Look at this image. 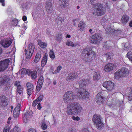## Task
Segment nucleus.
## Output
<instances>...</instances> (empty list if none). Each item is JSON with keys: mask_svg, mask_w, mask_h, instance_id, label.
<instances>
[{"mask_svg": "<svg viewBox=\"0 0 132 132\" xmlns=\"http://www.w3.org/2000/svg\"><path fill=\"white\" fill-rule=\"evenodd\" d=\"M46 10L48 13H51L53 11L52 3L50 1H48L45 6Z\"/></svg>", "mask_w": 132, "mask_h": 132, "instance_id": "nucleus-19", "label": "nucleus"}, {"mask_svg": "<svg viewBox=\"0 0 132 132\" xmlns=\"http://www.w3.org/2000/svg\"><path fill=\"white\" fill-rule=\"evenodd\" d=\"M9 127H5L4 130L3 132H9Z\"/></svg>", "mask_w": 132, "mask_h": 132, "instance_id": "nucleus-54", "label": "nucleus"}, {"mask_svg": "<svg viewBox=\"0 0 132 132\" xmlns=\"http://www.w3.org/2000/svg\"><path fill=\"white\" fill-rule=\"evenodd\" d=\"M35 49V46L34 44L31 43L29 44L28 47V51L30 52V54H32Z\"/></svg>", "mask_w": 132, "mask_h": 132, "instance_id": "nucleus-21", "label": "nucleus"}, {"mask_svg": "<svg viewBox=\"0 0 132 132\" xmlns=\"http://www.w3.org/2000/svg\"><path fill=\"white\" fill-rule=\"evenodd\" d=\"M104 27L107 33L108 34H110L111 32H113L115 30L114 29L110 27L109 26H108L106 27L105 26Z\"/></svg>", "mask_w": 132, "mask_h": 132, "instance_id": "nucleus-31", "label": "nucleus"}, {"mask_svg": "<svg viewBox=\"0 0 132 132\" xmlns=\"http://www.w3.org/2000/svg\"><path fill=\"white\" fill-rule=\"evenodd\" d=\"M32 115V112L30 111L29 112H27L23 115V119L24 122H26L27 121L28 118H29Z\"/></svg>", "mask_w": 132, "mask_h": 132, "instance_id": "nucleus-17", "label": "nucleus"}, {"mask_svg": "<svg viewBox=\"0 0 132 132\" xmlns=\"http://www.w3.org/2000/svg\"><path fill=\"white\" fill-rule=\"evenodd\" d=\"M119 104H120V105L121 106H123L124 105V104L123 101H119L118 102Z\"/></svg>", "mask_w": 132, "mask_h": 132, "instance_id": "nucleus-55", "label": "nucleus"}, {"mask_svg": "<svg viewBox=\"0 0 132 132\" xmlns=\"http://www.w3.org/2000/svg\"><path fill=\"white\" fill-rule=\"evenodd\" d=\"M46 53H45L41 62V65L42 67H44L46 64L47 60V56Z\"/></svg>", "mask_w": 132, "mask_h": 132, "instance_id": "nucleus-24", "label": "nucleus"}, {"mask_svg": "<svg viewBox=\"0 0 132 132\" xmlns=\"http://www.w3.org/2000/svg\"><path fill=\"white\" fill-rule=\"evenodd\" d=\"M129 26L132 27V21H131L129 23Z\"/></svg>", "mask_w": 132, "mask_h": 132, "instance_id": "nucleus-61", "label": "nucleus"}, {"mask_svg": "<svg viewBox=\"0 0 132 132\" xmlns=\"http://www.w3.org/2000/svg\"><path fill=\"white\" fill-rule=\"evenodd\" d=\"M131 90L129 94L128 97V100L129 101L132 100V88H130Z\"/></svg>", "mask_w": 132, "mask_h": 132, "instance_id": "nucleus-42", "label": "nucleus"}, {"mask_svg": "<svg viewBox=\"0 0 132 132\" xmlns=\"http://www.w3.org/2000/svg\"><path fill=\"white\" fill-rule=\"evenodd\" d=\"M92 120L94 126L98 130H101L103 128L104 124L100 115L97 114H95L93 116Z\"/></svg>", "mask_w": 132, "mask_h": 132, "instance_id": "nucleus-4", "label": "nucleus"}, {"mask_svg": "<svg viewBox=\"0 0 132 132\" xmlns=\"http://www.w3.org/2000/svg\"><path fill=\"white\" fill-rule=\"evenodd\" d=\"M66 45L68 46H71L72 47H74V44L71 41H68L67 42Z\"/></svg>", "mask_w": 132, "mask_h": 132, "instance_id": "nucleus-45", "label": "nucleus"}, {"mask_svg": "<svg viewBox=\"0 0 132 132\" xmlns=\"http://www.w3.org/2000/svg\"><path fill=\"white\" fill-rule=\"evenodd\" d=\"M37 71H38V72H39V71L40 72H39L40 73H41V72H42V68L40 69L38 67H37Z\"/></svg>", "mask_w": 132, "mask_h": 132, "instance_id": "nucleus-57", "label": "nucleus"}, {"mask_svg": "<svg viewBox=\"0 0 132 132\" xmlns=\"http://www.w3.org/2000/svg\"><path fill=\"white\" fill-rule=\"evenodd\" d=\"M29 132H37L36 130L34 128H30L29 130Z\"/></svg>", "mask_w": 132, "mask_h": 132, "instance_id": "nucleus-53", "label": "nucleus"}, {"mask_svg": "<svg viewBox=\"0 0 132 132\" xmlns=\"http://www.w3.org/2000/svg\"><path fill=\"white\" fill-rule=\"evenodd\" d=\"M79 44V43H75L74 44V47L75 46H77V45H78Z\"/></svg>", "mask_w": 132, "mask_h": 132, "instance_id": "nucleus-63", "label": "nucleus"}, {"mask_svg": "<svg viewBox=\"0 0 132 132\" xmlns=\"http://www.w3.org/2000/svg\"><path fill=\"white\" fill-rule=\"evenodd\" d=\"M114 64L113 63H109L104 67V70L106 72H108L112 70L114 67Z\"/></svg>", "mask_w": 132, "mask_h": 132, "instance_id": "nucleus-14", "label": "nucleus"}, {"mask_svg": "<svg viewBox=\"0 0 132 132\" xmlns=\"http://www.w3.org/2000/svg\"><path fill=\"white\" fill-rule=\"evenodd\" d=\"M44 95H40L36 100L39 102H40L43 99Z\"/></svg>", "mask_w": 132, "mask_h": 132, "instance_id": "nucleus-43", "label": "nucleus"}, {"mask_svg": "<svg viewBox=\"0 0 132 132\" xmlns=\"http://www.w3.org/2000/svg\"><path fill=\"white\" fill-rule=\"evenodd\" d=\"M76 95L71 91L66 92L63 96V100L65 103H68L73 102L76 99Z\"/></svg>", "mask_w": 132, "mask_h": 132, "instance_id": "nucleus-5", "label": "nucleus"}, {"mask_svg": "<svg viewBox=\"0 0 132 132\" xmlns=\"http://www.w3.org/2000/svg\"><path fill=\"white\" fill-rule=\"evenodd\" d=\"M66 38H70L71 37V36H70V35H68L66 36Z\"/></svg>", "mask_w": 132, "mask_h": 132, "instance_id": "nucleus-62", "label": "nucleus"}, {"mask_svg": "<svg viewBox=\"0 0 132 132\" xmlns=\"http://www.w3.org/2000/svg\"><path fill=\"white\" fill-rule=\"evenodd\" d=\"M122 46L123 48V50L128 51L130 48V45L128 42L123 43Z\"/></svg>", "mask_w": 132, "mask_h": 132, "instance_id": "nucleus-26", "label": "nucleus"}, {"mask_svg": "<svg viewBox=\"0 0 132 132\" xmlns=\"http://www.w3.org/2000/svg\"><path fill=\"white\" fill-rule=\"evenodd\" d=\"M13 21L14 22L13 24L14 26H16L18 24V20L16 19H14L13 20Z\"/></svg>", "mask_w": 132, "mask_h": 132, "instance_id": "nucleus-47", "label": "nucleus"}, {"mask_svg": "<svg viewBox=\"0 0 132 132\" xmlns=\"http://www.w3.org/2000/svg\"><path fill=\"white\" fill-rule=\"evenodd\" d=\"M129 17L126 15H123L121 18V22L123 24H125L128 21Z\"/></svg>", "mask_w": 132, "mask_h": 132, "instance_id": "nucleus-22", "label": "nucleus"}, {"mask_svg": "<svg viewBox=\"0 0 132 132\" xmlns=\"http://www.w3.org/2000/svg\"><path fill=\"white\" fill-rule=\"evenodd\" d=\"M89 83V81L88 80L83 79L79 81V84L80 88H82V87L85 86L86 84H88Z\"/></svg>", "mask_w": 132, "mask_h": 132, "instance_id": "nucleus-20", "label": "nucleus"}, {"mask_svg": "<svg viewBox=\"0 0 132 132\" xmlns=\"http://www.w3.org/2000/svg\"><path fill=\"white\" fill-rule=\"evenodd\" d=\"M6 97L4 95L0 96V104L2 107H4L8 104Z\"/></svg>", "mask_w": 132, "mask_h": 132, "instance_id": "nucleus-13", "label": "nucleus"}, {"mask_svg": "<svg viewBox=\"0 0 132 132\" xmlns=\"http://www.w3.org/2000/svg\"><path fill=\"white\" fill-rule=\"evenodd\" d=\"M121 73V70H119L116 72L114 74L115 78H119L120 77H122Z\"/></svg>", "mask_w": 132, "mask_h": 132, "instance_id": "nucleus-33", "label": "nucleus"}, {"mask_svg": "<svg viewBox=\"0 0 132 132\" xmlns=\"http://www.w3.org/2000/svg\"><path fill=\"white\" fill-rule=\"evenodd\" d=\"M127 56L129 60L130 61L132 60V52H128L127 53Z\"/></svg>", "mask_w": 132, "mask_h": 132, "instance_id": "nucleus-40", "label": "nucleus"}, {"mask_svg": "<svg viewBox=\"0 0 132 132\" xmlns=\"http://www.w3.org/2000/svg\"><path fill=\"white\" fill-rule=\"evenodd\" d=\"M42 127L43 129H46L47 128L46 124L44 122L42 123Z\"/></svg>", "mask_w": 132, "mask_h": 132, "instance_id": "nucleus-48", "label": "nucleus"}, {"mask_svg": "<svg viewBox=\"0 0 132 132\" xmlns=\"http://www.w3.org/2000/svg\"><path fill=\"white\" fill-rule=\"evenodd\" d=\"M20 104H18L15 108L13 112V115L14 117H17L19 115L20 111Z\"/></svg>", "mask_w": 132, "mask_h": 132, "instance_id": "nucleus-18", "label": "nucleus"}, {"mask_svg": "<svg viewBox=\"0 0 132 132\" xmlns=\"http://www.w3.org/2000/svg\"><path fill=\"white\" fill-rule=\"evenodd\" d=\"M95 53L88 48L85 49L82 52L81 56L86 61L89 62L92 61L95 57Z\"/></svg>", "mask_w": 132, "mask_h": 132, "instance_id": "nucleus-2", "label": "nucleus"}, {"mask_svg": "<svg viewBox=\"0 0 132 132\" xmlns=\"http://www.w3.org/2000/svg\"><path fill=\"white\" fill-rule=\"evenodd\" d=\"M26 72L27 74L30 76L32 79H35L37 77V71H31L29 70H27Z\"/></svg>", "mask_w": 132, "mask_h": 132, "instance_id": "nucleus-16", "label": "nucleus"}, {"mask_svg": "<svg viewBox=\"0 0 132 132\" xmlns=\"http://www.w3.org/2000/svg\"><path fill=\"white\" fill-rule=\"evenodd\" d=\"M82 132H89L87 127H85L83 129Z\"/></svg>", "mask_w": 132, "mask_h": 132, "instance_id": "nucleus-51", "label": "nucleus"}, {"mask_svg": "<svg viewBox=\"0 0 132 132\" xmlns=\"http://www.w3.org/2000/svg\"><path fill=\"white\" fill-rule=\"evenodd\" d=\"M107 57V59H111L113 56V54L111 53L108 52L105 55Z\"/></svg>", "mask_w": 132, "mask_h": 132, "instance_id": "nucleus-41", "label": "nucleus"}, {"mask_svg": "<svg viewBox=\"0 0 132 132\" xmlns=\"http://www.w3.org/2000/svg\"><path fill=\"white\" fill-rule=\"evenodd\" d=\"M68 0H59V4L64 7H65L67 5Z\"/></svg>", "mask_w": 132, "mask_h": 132, "instance_id": "nucleus-29", "label": "nucleus"}, {"mask_svg": "<svg viewBox=\"0 0 132 132\" xmlns=\"http://www.w3.org/2000/svg\"><path fill=\"white\" fill-rule=\"evenodd\" d=\"M64 20V18L61 16H59L55 20L56 22L59 24H61Z\"/></svg>", "mask_w": 132, "mask_h": 132, "instance_id": "nucleus-23", "label": "nucleus"}, {"mask_svg": "<svg viewBox=\"0 0 132 132\" xmlns=\"http://www.w3.org/2000/svg\"><path fill=\"white\" fill-rule=\"evenodd\" d=\"M6 82V78L5 77H0V86L4 85Z\"/></svg>", "mask_w": 132, "mask_h": 132, "instance_id": "nucleus-34", "label": "nucleus"}, {"mask_svg": "<svg viewBox=\"0 0 132 132\" xmlns=\"http://www.w3.org/2000/svg\"><path fill=\"white\" fill-rule=\"evenodd\" d=\"M44 81L43 77L41 76L40 77L37 82V84L43 85Z\"/></svg>", "mask_w": 132, "mask_h": 132, "instance_id": "nucleus-37", "label": "nucleus"}, {"mask_svg": "<svg viewBox=\"0 0 132 132\" xmlns=\"http://www.w3.org/2000/svg\"><path fill=\"white\" fill-rule=\"evenodd\" d=\"M41 52L40 51H38L35 58L34 62H35L37 63L39 61L41 57Z\"/></svg>", "mask_w": 132, "mask_h": 132, "instance_id": "nucleus-25", "label": "nucleus"}, {"mask_svg": "<svg viewBox=\"0 0 132 132\" xmlns=\"http://www.w3.org/2000/svg\"><path fill=\"white\" fill-rule=\"evenodd\" d=\"M102 85L108 90H112L114 86V83L110 81H105L103 84Z\"/></svg>", "mask_w": 132, "mask_h": 132, "instance_id": "nucleus-9", "label": "nucleus"}, {"mask_svg": "<svg viewBox=\"0 0 132 132\" xmlns=\"http://www.w3.org/2000/svg\"><path fill=\"white\" fill-rule=\"evenodd\" d=\"M102 95V93L99 92L97 94L96 96V102L98 105L102 104L104 101V99Z\"/></svg>", "mask_w": 132, "mask_h": 132, "instance_id": "nucleus-11", "label": "nucleus"}, {"mask_svg": "<svg viewBox=\"0 0 132 132\" xmlns=\"http://www.w3.org/2000/svg\"><path fill=\"white\" fill-rule=\"evenodd\" d=\"M30 52L28 50H27L26 49L24 50V54H25L26 56V58L27 59H30L31 56L32 54H31V55L30 54Z\"/></svg>", "mask_w": 132, "mask_h": 132, "instance_id": "nucleus-35", "label": "nucleus"}, {"mask_svg": "<svg viewBox=\"0 0 132 132\" xmlns=\"http://www.w3.org/2000/svg\"><path fill=\"white\" fill-rule=\"evenodd\" d=\"M122 76H126L128 75L129 70L126 68H123L121 70Z\"/></svg>", "mask_w": 132, "mask_h": 132, "instance_id": "nucleus-28", "label": "nucleus"}, {"mask_svg": "<svg viewBox=\"0 0 132 132\" xmlns=\"http://www.w3.org/2000/svg\"><path fill=\"white\" fill-rule=\"evenodd\" d=\"M72 119L74 120L78 121L80 120V118L79 117L77 116L75 117V116H73L72 117Z\"/></svg>", "mask_w": 132, "mask_h": 132, "instance_id": "nucleus-49", "label": "nucleus"}, {"mask_svg": "<svg viewBox=\"0 0 132 132\" xmlns=\"http://www.w3.org/2000/svg\"><path fill=\"white\" fill-rule=\"evenodd\" d=\"M27 88V93L30 96L32 94L34 89V86L30 82H27L26 85Z\"/></svg>", "mask_w": 132, "mask_h": 132, "instance_id": "nucleus-10", "label": "nucleus"}, {"mask_svg": "<svg viewBox=\"0 0 132 132\" xmlns=\"http://www.w3.org/2000/svg\"><path fill=\"white\" fill-rule=\"evenodd\" d=\"M94 6L93 12L94 15L101 16L105 13V10L103 5L97 3L94 4Z\"/></svg>", "mask_w": 132, "mask_h": 132, "instance_id": "nucleus-3", "label": "nucleus"}, {"mask_svg": "<svg viewBox=\"0 0 132 132\" xmlns=\"http://www.w3.org/2000/svg\"><path fill=\"white\" fill-rule=\"evenodd\" d=\"M22 19L24 21H25L27 20V18L26 16H23L22 17Z\"/></svg>", "mask_w": 132, "mask_h": 132, "instance_id": "nucleus-60", "label": "nucleus"}, {"mask_svg": "<svg viewBox=\"0 0 132 132\" xmlns=\"http://www.w3.org/2000/svg\"><path fill=\"white\" fill-rule=\"evenodd\" d=\"M13 106H11V112H12L13 109Z\"/></svg>", "mask_w": 132, "mask_h": 132, "instance_id": "nucleus-64", "label": "nucleus"}, {"mask_svg": "<svg viewBox=\"0 0 132 132\" xmlns=\"http://www.w3.org/2000/svg\"><path fill=\"white\" fill-rule=\"evenodd\" d=\"M38 44L39 46L41 47L44 48L47 46V44L46 43L42 42L41 40H38Z\"/></svg>", "mask_w": 132, "mask_h": 132, "instance_id": "nucleus-32", "label": "nucleus"}, {"mask_svg": "<svg viewBox=\"0 0 132 132\" xmlns=\"http://www.w3.org/2000/svg\"><path fill=\"white\" fill-rule=\"evenodd\" d=\"M42 85H41L40 84H39L37 83L36 88V90L38 92L42 88Z\"/></svg>", "mask_w": 132, "mask_h": 132, "instance_id": "nucleus-44", "label": "nucleus"}, {"mask_svg": "<svg viewBox=\"0 0 132 132\" xmlns=\"http://www.w3.org/2000/svg\"><path fill=\"white\" fill-rule=\"evenodd\" d=\"M58 37L57 38V40H60L62 39V35L61 34H60L58 35Z\"/></svg>", "mask_w": 132, "mask_h": 132, "instance_id": "nucleus-52", "label": "nucleus"}, {"mask_svg": "<svg viewBox=\"0 0 132 132\" xmlns=\"http://www.w3.org/2000/svg\"><path fill=\"white\" fill-rule=\"evenodd\" d=\"M0 3L2 4L3 6L5 5L4 0H0Z\"/></svg>", "mask_w": 132, "mask_h": 132, "instance_id": "nucleus-58", "label": "nucleus"}, {"mask_svg": "<svg viewBox=\"0 0 132 132\" xmlns=\"http://www.w3.org/2000/svg\"><path fill=\"white\" fill-rule=\"evenodd\" d=\"M38 102H39L37 101L36 100L34 101H33L32 104V106H33L35 107L36 105L38 104L37 103Z\"/></svg>", "mask_w": 132, "mask_h": 132, "instance_id": "nucleus-50", "label": "nucleus"}, {"mask_svg": "<svg viewBox=\"0 0 132 132\" xmlns=\"http://www.w3.org/2000/svg\"><path fill=\"white\" fill-rule=\"evenodd\" d=\"M40 103H38V105L37 106V109H38L40 110L42 108V106L40 105Z\"/></svg>", "mask_w": 132, "mask_h": 132, "instance_id": "nucleus-59", "label": "nucleus"}, {"mask_svg": "<svg viewBox=\"0 0 132 132\" xmlns=\"http://www.w3.org/2000/svg\"><path fill=\"white\" fill-rule=\"evenodd\" d=\"M85 27V22L82 21H80L78 25V28L80 31H83Z\"/></svg>", "mask_w": 132, "mask_h": 132, "instance_id": "nucleus-27", "label": "nucleus"}, {"mask_svg": "<svg viewBox=\"0 0 132 132\" xmlns=\"http://www.w3.org/2000/svg\"><path fill=\"white\" fill-rule=\"evenodd\" d=\"M49 56L52 60H53L54 59L55 56L53 50H50L49 52Z\"/></svg>", "mask_w": 132, "mask_h": 132, "instance_id": "nucleus-36", "label": "nucleus"}, {"mask_svg": "<svg viewBox=\"0 0 132 132\" xmlns=\"http://www.w3.org/2000/svg\"><path fill=\"white\" fill-rule=\"evenodd\" d=\"M81 109V105L77 102L69 104L67 106V113L68 115H73L80 113Z\"/></svg>", "mask_w": 132, "mask_h": 132, "instance_id": "nucleus-1", "label": "nucleus"}, {"mask_svg": "<svg viewBox=\"0 0 132 132\" xmlns=\"http://www.w3.org/2000/svg\"><path fill=\"white\" fill-rule=\"evenodd\" d=\"M20 82L19 81H16L15 82V85L17 86V87L19 86H21L20 85Z\"/></svg>", "mask_w": 132, "mask_h": 132, "instance_id": "nucleus-56", "label": "nucleus"}, {"mask_svg": "<svg viewBox=\"0 0 132 132\" xmlns=\"http://www.w3.org/2000/svg\"><path fill=\"white\" fill-rule=\"evenodd\" d=\"M20 129L17 126H15L13 128V132H20Z\"/></svg>", "mask_w": 132, "mask_h": 132, "instance_id": "nucleus-46", "label": "nucleus"}, {"mask_svg": "<svg viewBox=\"0 0 132 132\" xmlns=\"http://www.w3.org/2000/svg\"><path fill=\"white\" fill-rule=\"evenodd\" d=\"M12 43V41L9 39L2 40L1 44L5 47H9Z\"/></svg>", "mask_w": 132, "mask_h": 132, "instance_id": "nucleus-12", "label": "nucleus"}, {"mask_svg": "<svg viewBox=\"0 0 132 132\" xmlns=\"http://www.w3.org/2000/svg\"><path fill=\"white\" fill-rule=\"evenodd\" d=\"M17 91L19 94H21L23 93V88L21 86H19L17 87Z\"/></svg>", "mask_w": 132, "mask_h": 132, "instance_id": "nucleus-38", "label": "nucleus"}, {"mask_svg": "<svg viewBox=\"0 0 132 132\" xmlns=\"http://www.w3.org/2000/svg\"><path fill=\"white\" fill-rule=\"evenodd\" d=\"M89 39L92 43L98 44L102 40V38L100 34H95L90 37Z\"/></svg>", "mask_w": 132, "mask_h": 132, "instance_id": "nucleus-7", "label": "nucleus"}, {"mask_svg": "<svg viewBox=\"0 0 132 132\" xmlns=\"http://www.w3.org/2000/svg\"><path fill=\"white\" fill-rule=\"evenodd\" d=\"M9 62V59H6L0 62V72L3 71L7 69Z\"/></svg>", "mask_w": 132, "mask_h": 132, "instance_id": "nucleus-8", "label": "nucleus"}, {"mask_svg": "<svg viewBox=\"0 0 132 132\" xmlns=\"http://www.w3.org/2000/svg\"><path fill=\"white\" fill-rule=\"evenodd\" d=\"M78 73L75 72L73 73H70L67 77V80L68 81H71L76 78L78 77Z\"/></svg>", "mask_w": 132, "mask_h": 132, "instance_id": "nucleus-15", "label": "nucleus"}, {"mask_svg": "<svg viewBox=\"0 0 132 132\" xmlns=\"http://www.w3.org/2000/svg\"><path fill=\"white\" fill-rule=\"evenodd\" d=\"M62 67L61 65L59 66L53 72V73L54 74H56L57 73H59L60 71L62 69Z\"/></svg>", "mask_w": 132, "mask_h": 132, "instance_id": "nucleus-39", "label": "nucleus"}, {"mask_svg": "<svg viewBox=\"0 0 132 132\" xmlns=\"http://www.w3.org/2000/svg\"><path fill=\"white\" fill-rule=\"evenodd\" d=\"M100 75L99 72L98 71L95 72L94 75V80L95 81H97L100 78Z\"/></svg>", "mask_w": 132, "mask_h": 132, "instance_id": "nucleus-30", "label": "nucleus"}, {"mask_svg": "<svg viewBox=\"0 0 132 132\" xmlns=\"http://www.w3.org/2000/svg\"><path fill=\"white\" fill-rule=\"evenodd\" d=\"M89 93L86 89L83 88H80L78 90V96L79 98L82 100H86L89 97Z\"/></svg>", "mask_w": 132, "mask_h": 132, "instance_id": "nucleus-6", "label": "nucleus"}]
</instances>
